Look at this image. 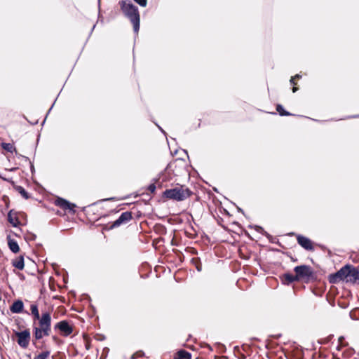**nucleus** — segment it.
Returning a JSON list of instances; mask_svg holds the SVG:
<instances>
[{
  "instance_id": "41",
  "label": "nucleus",
  "mask_w": 359,
  "mask_h": 359,
  "mask_svg": "<svg viewBox=\"0 0 359 359\" xmlns=\"http://www.w3.org/2000/svg\"><path fill=\"white\" fill-rule=\"evenodd\" d=\"M67 279H68V274L66 272L65 275L63 276V281H64L65 283H67Z\"/></svg>"
},
{
  "instance_id": "23",
  "label": "nucleus",
  "mask_w": 359,
  "mask_h": 359,
  "mask_svg": "<svg viewBox=\"0 0 359 359\" xmlns=\"http://www.w3.org/2000/svg\"><path fill=\"white\" fill-rule=\"evenodd\" d=\"M249 228H254L256 230V231H257L258 233L262 234L264 236H269V233L268 232H266L263 229V227H262L261 226H258V225H249Z\"/></svg>"
},
{
  "instance_id": "46",
  "label": "nucleus",
  "mask_w": 359,
  "mask_h": 359,
  "mask_svg": "<svg viewBox=\"0 0 359 359\" xmlns=\"http://www.w3.org/2000/svg\"><path fill=\"white\" fill-rule=\"evenodd\" d=\"M22 158L24 159L26 162H29V161H31L29 160V158L27 156H22Z\"/></svg>"
},
{
  "instance_id": "29",
  "label": "nucleus",
  "mask_w": 359,
  "mask_h": 359,
  "mask_svg": "<svg viewBox=\"0 0 359 359\" xmlns=\"http://www.w3.org/2000/svg\"><path fill=\"white\" fill-rule=\"evenodd\" d=\"M144 355V353L142 351H139L131 355V359H135L137 357H142Z\"/></svg>"
},
{
  "instance_id": "7",
  "label": "nucleus",
  "mask_w": 359,
  "mask_h": 359,
  "mask_svg": "<svg viewBox=\"0 0 359 359\" xmlns=\"http://www.w3.org/2000/svg\"><path fill=\"white\" fill-rule=\"evenodd\" d=\"M55 205L56 206L60 207L65 211L68 210L72 214H75L76 210L75 208L76 207L75 203L69 202L68 200L62 198V197H57L55 200Z\"/></svg>"
},
{
  "instance_id": "16",
  "label": "nucleus",
  "mask_w": 359,
  "mask_h": 359,
  "mask_svg": "<svg viewBox=\"0 0 359 359\" xmlns=\"http://www.w3.org/2000/svg\"><path fill=\"white\" fill-rule=\"evenodd\" d=\"M122 224H124L123 222H122V220L121 219H119V217L115 220L114 222H109V223H107L104 226H103V230H105V231H110L114 228H117L118 226H120Z\"/></svg>"
},
{
  "instance_id": "10",
  "label": "nucleus",
  "mask_w": 359,
  "mask_h": 359,
  "mask_svg": "<svg viewBox=\"0 0 359 359\" xmlns=\"http://www.w3.org/2000/svg\"><path fill=\"white\" fill-rule=\"evenodd\" d=\"M19 215H25L24 212H16L13 209L8 212L7 220L13 227H18L21 225Z\"/></svg>"
},
{
  "instance_id": "5",
  "label": "nucleus",
  "mask_w": 359,
  "mask_h": 359,
  "mask_svg": "<svg viewBox=\"0 0 359 359\" xmlns=\"http://www.w3.org/2000/svg\"><path fill=\"white\" fill-rule=\"evenodd\" d=\"M39 327L45 336H48L51 330V316L48 311L41 314V318L39 322Z\"/></svg>"
},
{
  "instance_id": "42",
  "label": "nucleus",
  "mask_w": 359,
  "mask_h": 359,
  "mask_svg": "<svg viewBox=\"0 0 359 359\" xmlns=\"http://www.w3.org/2000/svg\"><path fill=\"white\" fill-rule=\"evenodd\" d=\"M270 337L278 339L281 337V334H273V335H271Z\"/></svg>"
},
{
  "instance_id": "30",
  "label": "nucleus",
  "mask_w": 359,
  "mask_h": 359,
  "mask_svg": "<svg viewBox=\"0 0 359 359\" xmlns=\"http://www.w3.org/2000/svg\"><path fill=\"white\" fill-rule=\"evenodd\" d=\"M109 351V348H107V347L104 348L103 351H102V354L100 356V359H106Z\"/></svg>"
},
{
  "instance_id": "36",
  "label": "nucleus",
  "mask_w": 359,
  "mask_h": 359,
  "mask_svg": "<svg viewBox=\"0 0 359 359\" xmlns=\"http://www.w3.org/2000/svg\"><path fill=\"white\" fill-rule=\"evenodd\" d=\"M56 100H57V98L55 100L54 102L53 103V104L51 105L50 108V109H49V110L48 111V112H47V114H46V117H47L48 114L50 113V111H51V109H53V106H54V104H55V102H56ZM46 118H44V120L43 121V122H42V123H41V125H42V126H43V125H44L45 121H46Z\"/></svg>"
},
{
  "instance_id": "25",
  "label": "nucleus",
  "mask_w": 359,
  "mask_h": 359,
  "mask_svg": "<svg viewBox=\"0 0 359 359\" xmlns=\"http://www.w3.org/2000/svg\"><path fill=\"white\" fill-rule=\"evenodd\" d=\"M192 262L195 265L196 270L198 272H201L202 271V264L199 258H193Z\"/></svg>"
},
{
  "instance_id": "56",
  "label": "nucleus",
  "mask_w": 359,
  "mask_h": 359,
  "mask_svg": "<svg viewBox=\"0 0 359 359\" xmlns=\"http://www.w3.org/2000/svg\"><path fill=\"white\" fill-rule=\"evenodd\" d=\"M273 251H275V252H280V250H278V249H273Z\"/></svg>"
},
{
  "instance_id": "28",
  "label": "nucleus",
  "mask_w": 359,
  "mask_h": 359,
  "mask_svg": "<svg viewBox=\"0 0 359 359\" xmlns=\"http://www.w3.org/2000/svg\"><path fill=\"white\" fill-rule=\"evenodd\" d=\"M266 237L269 239L270 243L278 244L279 246L284 248V246L281 244V243L279 241V240L278 238H276V237H273L271 234H269V236H266Z\"/></svg>"
},
{
  "instance_id": "20",
  "label": "nucleus",
  "mask_w": 359,
  "mask_h": 359,
  "mask_svg": "<svg viewBox=\"0 0 359 359\" xmlns=\"http://www.w3.org/2000/svg\"><path fill=\"white\" fill-rule=\"evenodd\" d=\"M276 109L280 116H294V114L285 110L283 106L280 104H277Z\"/></svg>"
},
{
  "instance_id": "37",
  "label": "nucleus",
  "mask_w": 359,
  "mask_h": 359,
  "mask_svg": "<svg viewBox=\"0 0 359 359\" xmlns=\"http://www.w3.org/2000/svg\"><path fill=\"white\" fill-rule=\"evenodd\" d=\"M36 238V235L33 233H29V238L30 241H34Z\"/></svg>"
},
{
  "instance_id": "11",
  "label": "nucleus",
  "mask_w": 359,
  "mask_h": 359,
  "mask_svg": "<svg viewBox=\"0 0 359 359\" xmlns=\"http://www.w3.org/2000/svg\"><path fill=\"white\" fill-rule=\"evenodd\" d=\"M25 306L24 303L22 299H18L13 301L12 304L10 306V311L13 313H26L27 315H29V313L27 311H25L24 309Z\"/></svg>"
},
{
  "instance_id": "57",
  "label": "nucleus",
  "mask_w": 359,
  "mask_h": 359,
  "mask_svg": "<svg viewBox=\"0 0 359 359\" xmlns=\"http://www.w3.org/2000/svg\"><path fill=\"white\" fill-rule=\"evenodd\" d=\"M184 152L187 154V150H184Z\"/></svg>"
},
{
  "instance_id": "51",
  "label": "nucleus",
  "mask_w": 359,
  "mask_h": 359,
  "mask_svg": "<svg viewBox=\"0 0 359 359\" xmlns=\"http://www.w3.org/2000/svg\"><path fill=\"white\" fill-rule=\"evenodd\" d=\"M16 156H17L19 158H22V156H24L23 155L18 154V152H17Z\"/></svg>"
},
{
  "instance_id": "27",
  "label": "nucleus",
  "mask_w": 359,
  "mask_h": 359,
  "mask_svg": "<svg viewBox=\"0 0 359 359\" xmlns=\"http://www.w3.org/2000/svg\"><path fill=\"white\" fill-rule=\"evenodd\" d=\"M50 354V351H46L34 357V359H47Z\"/></svg>"
},
{
  "instance_id": "32",
  "label": "nucleus",
  "mask_w": 359,
  "mask_h": 359,
  "mask_svg": "<svg viewBox=\"0 0 359 359\" xmlns=\"http://www.w3.org/2000/svg\"><path fill=\"white\" fill-rule=\"evenodd\" d=\"M133 1L142 7H145L147 4V0H133Z\"/></svg>"
},
{
  "instance_id": "58",
  "label": "nucleus",
  "mask_w": 359,
  "mask_h": 359,
  "mask_svg": "<svg viewBox=\"0 0 359 359\" xmlns=\"http://www.w3.org/2000/svg\"><path fill=\"white\" fill-rule=\"evenodd\" d=\"M215 191H217V189L216 188H214Z\"/></svg>"
},
{
  "instance_id": "24",
  "label": "nucleus",
  "mask_w": 359,
  "mask_h": 359,
  "mask_svg": "<svg viewBox=\"0 0 359 359\" xmlns=\"http://www.w3.org/2000/svg\"><path fill=\"white\" fill-rule=\"evenodd\" d=\"M233 353H234L235 356H236L238 359H245L246 358V356L243 353H241V349H240L239 346H234Z\"/></svg>"
},
{
  "instance_id": "49",
  "label": "nucleus",
  "mask_w": 359,
  "mask_h": 359,
  "mask_svg": "<svg viewBox=\"0 0 359 359\" xmlns=\"http://www.w3.org/2000/svg\"><path fill=\"white\" fill-rule=\"evenodd\" d=\"M237 210H238V212H241L242 214L244 215V211H243V210L242 208H241L237 206Z\"/></svg>"
},
{
  "instance_id": "35",
  "label": "nucleus",
  "mask_w": 359,
  "mask_h": 359,
  "mask_svg": "<svg viewBox=\"0 0 359 359\" xmlns=\"http://www.w3.org/2000/svg\"><path fill=\"white\" fill-rule=\"evenodd\" d=\"M317 245L323 251H327L329 253H331L330 250L327 249V248L323 244H317Z\"/></svg>"
},
{
  "instance_id": "40",
  "label": "nucleus",
  "mask_w": 359,
  "mask_h": 359,
  "mask_svg": "<svg viewBox=\"0 0 359 359\" xmlns=\"http://www.w3.org/2000/svg\"><path fill=\"white\" fill-rule=\"evenodd\" d=\"M290 83L291 85L292 86H295L296 85V83L294 81V77L292 76L290 79Z\"/></svg>"
},
{
  "instance_id": "14",
  "label": "nucleus",
  "mask_w": 359,
  "mask_h": 359,
  "mask_svg": "<svg viewBox=\"0 0 359 359\" xmlns=\"http://www.w3.org/2000/svg\"><path fill=\"white\" fill-rule=\"evenodd\" d=\"M8 246L10 250L16 254L20 252V247L18 242L11 238V236H7Z\"/></svg>"
},
{
  "instance_id": "54",
  "label": "nucleus",
  "mask_w": 359,
  "mask_h": 359,
  "mask_svg": "<svg viewBox=\"0 0 359 359\" xmlns=\"http://www.w3.org/2000/svg\"><path fill=\"white\" fill-rule=\"evenodd\" d=\"M341 345L340 344H339L338 346H337V349L338 351H339L341 349Z\"/></svg>"
},
{
  "instance_id": "47",
  "label": "nucleus",
  "mask_w": 359,
  "mask_h": 359,
  "mask_svg": "<svg viewBox=\"0 0 359 359\" xmlns=\"http://www.w3.org/2000/svg\"><path fill=\"white\" fill-rule=\"evenodd\" d=\"M292 90L293 93H296L299 90V88L297 87H296L295 86H293V88Z\"/></svg>"
},
{
  "instance_id": "6",
  "label": "nucleus",
  "mask_w": 359,
  "mask_h": 359,
  "mask_svg": "<svg viewBox=\"0 0 359 359\" xmlns=\"http://www.w3.org/2000/svg\"><path fill=\"white\" fill-rule=\"evenodd\" d=\"M15 334L17 337V343L22 348L28 347L31 334L29 329H25L20 332H15Z\"/></svg>"
},
{
  "instance_id": "59",
  "label": "nucleus",
  "mask_w": 359,
  "mask_h": 359,
  "mask_svg": "<svg viewBox=\"0 0 359 359\" xmlns=\"http://www.w3.org/2000/svg\"><path fill=\"white\" fill-rule=\"evenodd\" d=\"M111 198H107V199H105V201H109V200H111Z\"/></svg>"
},
{
  "instance_id": "4",
  "label": "nucleus",
  "mask_w": 359,
  "mask_h": 359,
  "mask_svg": "<svg viewBox=\"0 0 359 359\" xmlns=\"http://www.w3.org/2000/svg\"><path fill=\"white\" fill-rule=\"evenodd\" d=\"M192 194V191L189 188L183 189V187H181L180 188L175 187L172 189H165L163 192V197L172 199L176 201H183L190 197Z\"/></svg>"
},
{
  "instance_id": "33",
  "label": "nucleus",
  "mask_w": 359,
  "mask_h": 359,
  "mask_svg": "<svg viewBox=\"0 0 359 359\" xmlns=\"http://www.w3.org/2000/svg\"><path fill=\"white\" fill-rule=\"evenodd\" d=\"M344 340H345V337L344 336H341L339 337V339H338L339 344H340L342 347L348 346V343L344 342Z\"/></svg>"
},
{
  "instance_id": "18",
  "label": "nucleus",
  "mask_w": 359,
  "mask_h": 359,
  "mask_svg": "<svg viewBox=\"0 0 359 359\" xmlns=\"http://www.w3.org/2000/svg\"><path fill=\"white\" fill-rule=\"evenodd\" d=\"M13 185L15 190L17 191L22 198L25 199H29L31 198V194H29L24 187L20 185H15L14 184Z\"/></svg>"
},
{
  "instance_id": "12",
  "label": "nucleus",
  "mask_w": 359,
  "mask_h": 359,
  "mask_svg": "<svg viewBox=\"0 0 359 359\" xmlns=\"http://www.w3.org/2000/svg\"><path fill=\"white\" fill-rule=\"evenodd\" d=\"M279 277L282 282V284H283L285 285H290L292 283L298 282L296 278L295 274L293 275L289 272L285 273L280 275Z\"/></svg>"
},
{
  "instance_id": "19",
  "label": "nucleus",
  "mask_w": 359,
  "mask_h": 359,
  "mask_svg": "<svg viewBox=\"0 0 359 359\" xmlns=\"http://www.w3.org/2000/svg\"><path fill=\"white\" fill-rule=\"evenodd\" d=\"M31 314L33 316L34 320L40 321L41 316H40L38 305L36 304H32L30 306Z\"/></svg>"
},
{
  "instance_id": "52",
  "label": "nucleus",
  "mask_w": 359,
  "mask_h": 359,
  "mask_svg": "<svg viewBox=\"0 0 359 359\" xmlns=\"http://www.w3.org/2000/svg\"><path fill=\"white\" fill-rule=\"evenodd\" d=\"M350 118H359V114L351 116Z\"/></svg>"
},
{
  "instance_id": "1",
  "label": "nucleus",
  "mask_w": 359,
  "mask_h": 359,
  "mask_svg": "<svg viewBox=\"0 0 359 359\" xmlns=\"http://www.w3.org/2000/svg\"><path fill=\"white\" fill-rule=\"evenodd\" d=\"M327 280L331 284L341 283L353 286L359 285V266L346 264L336 272L329 274Z\"/></svg>"
},
{
  "instance_id": "8",
  "label": "nucleus",
  "mask_w": 359,
  "mask_h": 359,
  "mask_svg": "<svg viewBox=\"0 0 359 359\" xmlns=\"http://www.w3.org/2000/svg\"><path fill=\"white\" fill-rule=\"evenodd\" d=\"M55 330H58L64 337H68L73 332V327L67 320H60L54 326Z\"/></svg>"
},
{
  "instance_id": "53",
  "label": "nucleus",
  "mask_w": 359,
  "mask_h": 359,
  "mask_svg": "<svg viewBox=\"0 0 359 359\" xmlns=\"http://www.w3.org/2000/svg\"><path fill=\"white\" fill-rule=\"evenodd\" d=\"M17 169H18V168H12L9 170L13 172V171H15Z\"/></svg>"
},
{
  "instance_id": "26",
  "label": "nucleus",
  "mask_w": 359,
  "mask_h": 359,
  "mask_svg": "<svg viewBox=\"0 0 359 359\" xmlns=\"http://www.w3.org/2000/svg\"><path fill=\"white\" fill-rule=\"evenodd\" d=\"M159 178H154L152 180V183L150 184L148 187H147V189L151 193V194H154L155 193L156 191V187L155 185V183L157 182L158 181Z\"/></svg>"
},
{
  "instance_id": "45",
  "label": "nucleus",
  "mask_w": 359,
  "mask_h": 359,
  "mask_svg": "<svg viewBox=\"0 0 359 359\" xmlns=\"http://www.w3.org/2000/svg\"><path fill=\"white\" fill-rule=\"evenodd\" d=\"M293 77H294V79H300L302 78V75L299 74H297L295 76H294Z\"/></svg>"
},
{
  "instance_id": "15",
  "label": "nucleus",
  "mask_w": 359,
  "mask_h": 359,
  "mask_svg": "<svg viewBox=\"0 0 359 359\" xmlns=\"http://www.w3.org/2000/svg\"><path fill=\"white\" fill-rule=\"evenodd\" d=\"M12 266L18 270H23L25 267L24 256L20 255L15 259L12 260Z\"/></svg>"
},
{
  "instance_id": "43",
  "label": "nucleus",
  "mask_w": 359,
  "mask_h": 359,
  "mask_svg": "<svg viewBox=\"0 0 359 359\" xmlns=\"http://www.w3.org/2000/svg\"><path fill=\"white\" fill-rule=\"evenodd\" d=\"M100 337L97 339L98 340H100V341H102V340H104L106 339L105 336L104 335H102V334H99L98 335Z\"/></svg>"
},
{
  "instance_id": "22",
  "label": "nucleus",
  "mask_w": 359,
  "mask_h": 359,
  "mask_svg": "<svg viewBox=\"0 0 359 359\" xmlns=\"http://www.w3.org/2000/svg\"><path fill=\"white\" fill-rule=\"evenodd\" d=\"M118 217L122 220L123 224H126L133 219L132 212L130 211L123 212Z\"/></svg>"
},
{
  "instance_id": "17",
  "label": "nucleus",
  "mask_w": 359,
  "mask_h": 359,
  "mask_svg": "<svg viewBox=\"0 0 359 359\" xmlns=\"http://www.w3.org/2000/svg\"><path fill=\"white\" fill-rule=\"evenodd\" d=\"M174 359H191V353L186 350L181 349L176 353Z\"/></svg>"
},
{
  "instance_id": "9",
  "label": "nucleus",
  "mask_w": 359,
  "mask_h": 359,
  "mask_svg": "<svg viewBox=\"0 0 359 359\" xmlns=\"http://www.w3.org/2000/svg\"><path fill=\"white\" fill-rule=\"evenodd\" d=\"M296 237L297 243L304 250L308 251H313L315 250L313 243L310 238L301 234L297 235Z\"/></svg>"
},
{
  "instance_id": "60",
  "label": "nucleus",
  "mask_w": 359,
  "mask_h": 359,
  "mask_svg": "<svg viewBox=\"0 0 359 359\" xmlns=\"http://www.w3.org/2000/svg\"><path fill=\"white\" fill-rule=\"evenodd\" d=\"M98 6L100 7V0H98Z\"/></svg>"
},
{
  "instance_id": "13",
  "label": "nucleus",
  "mask_w": 359,
  "mask_h": 359,
  "mask_svg": "<svg viewBox=\"0 0 359 359\" xmlns=\"http://www.w3.org/2000/svg\"><path fill=\"white\" fill-rule=\"evenodd\" d=\"M33 339L32 344L36 346V341L41 339L45 335L40 327L33 326Z\"/></svg>"
},
{
  "instance_id": "31",
  "label": "nucleus",
  "mask_w": 359,
  "mask_h": 359,
  "mask_svg": "<svg viewBox=\"0 0 359 359\" xmlns=\"http://www.w3.org/2000/svg\"><path fill=\"white\" fill-rule=\"evenodd\" d=\"M283 253L284 255H285L287 257H290L292 262H298V259L296 258V257H292L291 252H283Z\"/></svg>"
},
{
  "instance_id": "21",
  "label": "nucleus",
  "mask_w": 359,
  "mask_h": 359,
  "mask_svg": "<svg viewBox=\"0 0 359 359\" xmlns=\"http://www.w3.org/2000/svg\"><path fill=\"white\" fill-rule=\"evenodd\" d=\"M1 148L3 149H4L5 151H6L8 152H10V153L15 152V154H17L16 148L13 146V144L6 143V142H1Z\"/></svg>"
},
{
  "instance_id": "3",
  "label": "nucleus",
  "mask_w": 359,
  "mask_h": 359,
  "mask_svg": "<svg viewBox=\"0 0 359 359\" xmlns=\"http://www.w3.org/2000/svg\"><path fill=\"white\" fill-rule=\"evenodd\" d=\"M293 270L298 282L304 281L305 283H309L317 280V275L309 265L296 266Z\"/></svg>"
},
{
  "instance_id": "48",
  "label": "nucleus",
  "mask_w": 359,
  "mask_h": 359,
  "mask_svg": "<svg viewBox=\"0 0 359 359\" xmlns=\"http://www.w3.org/2000/svg\"><path fill=\"white\" fill-rule=\"evenodd\" d=\"M52 339L54 341L57 342L58 341V338L57 336L54 335L52 337Z\"/></svg>"
},
{
  "instance_id": "50",
  "label": "nucleus",
  "mask_w": 359,
  "mask_h": 359,
  "mask_svg": "<svg viewBox=\"0 0 359 359\" xmlns=\"http://www.w3.org/2000/svg\"><path fill=\"white\" fill-rule=\"evenodd\" d=\"M18 276H19L20 279H22V280L25 279V276L23 274L20 273Z\"/></svg>"
},
{
  "instance_id": "38",
  "label": "nucleus",
  "mask_w": 359,
  "mask_h": 359,
  "mask_svg": "<svg viewBox=\"0 0 359 359\" xmlns=\"http://www.w3.org/2000/svg\"><path fill=\"white\" fill-rule=\"evenodd\" d=\"M156 124V126L158 127V128L159 129V130L164 135L166 136V133L165 131L156 123H154Z\"/></svg>"
},
{
  "instance_id": "34",
  "label": "nucleus",
  "mask_w": 359,
  "mask_h": 359,
  "mask_svg": "<svg viewBox=\"0 0 359 359\" xmlns=\"http://www.w3.org/2000/svg\"><path fill=\"white\" fill-rule=\"evenodd\" d=\"M0 178L1 180H3L4 181L8 182H9V183H11L12 184H14V182L13 181L12 178H8V177L4 176L1 172H0Z\"/></svg>"
},
{
  "instance_id": "2",
  "label": "nucleus",
  "mask_w": 359,
  "mask_h": 359,
  "mask_svg": "<svg viewBox=\"0 0 359 359\" xmlns=\"http://www.w3.org/2000/svg\"><path fill=\"white\" fill-rule=\"evenodd\" d=\"M118 4L125 17L133 24L134 32L137 34L140 27V15L137 6L130 0H121Z\"/></svg>"
},
{
  "instance_id": "39",
  "label": "nucleus",
  "mask_w": 359,
  "mask_h": 359,
  "mask_svg": "<svg viewBox=\"0 0 359 359\" xmlns=\"http://www.w3.org/2000/svg\"><path fill=\"white\" fill-rule=\"evenodd\" d=\"M29 164H30V170H31L32 173L34 174L35 172V168H34V164L32 161H29Z\"/></svg>"
},
{
  "instance_id": "44",
  "label": "nucleus",
  "mask_w": 359,
  "mask_h": 359,
  "mask_svg": "<svg viewBox=\"0 0 359 359\" xmlns=\"http://www.w3.org/2000/svg\"><path fill=\"white\" fill-rule=\"evenodd\" d=\"M95 26H96V25L95 24V25L93 26V27L91 28V29H90V33H89V35H88V38L90 36V35L92 34V33H93V30H94V29H95Z\"/></svg>"
},
{
  "instance_id": "55",
  "label": "nucleus",
  "mask_w": 359,
  "mask_h": 359,
  "mask_svg": "<svg viewBox=\"0 0 359 359\" xmlns=\"http://www.w3.org/2000/svg\"><path fill=\"white\" fill-rule=\"evenodd\" d=\"M83 295L86 296V298H88L89 300H90V296L88 294H84Z\"/></svg>"
}]
</instances>
